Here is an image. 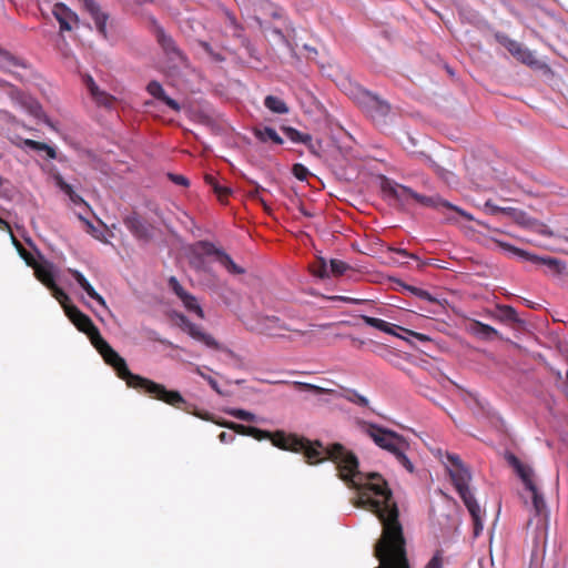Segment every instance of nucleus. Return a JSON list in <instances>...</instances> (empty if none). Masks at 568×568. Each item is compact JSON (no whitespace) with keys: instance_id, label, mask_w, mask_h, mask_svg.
<instances>
[{"instance_id":"nucleus-39","label":"nucleus","mask_w":568,"mask_h":568,"mask_svg":"<svg viewBox=\"0 0 568 568\" xmlns=\"http://www.w3.org/2000/svg\"><path fill=\"white\" fill-rule=\"evenodd\" d=\"M348 268L349 266L341 260L333 258L329 261V271L334 276L343 275Z\"/></svg>"},{"instance_id":"nucleus-10","label":"nucleus","mask_w":568,"mask_h":568,"mask_svg":"<svg viewBox=\"0 0 568 568\" xmlns=\"http://www.w3.org/2000/svg\"><path fill=\"white\" fill-rule=\"evenodd\" d=\"M123 223L132 233V235L139 241L148 242L153 237L154 227L135 212L126 215L123 220Z\"/></svg>"},{"instance_id":"nucleus-4","label":"nucleus","mask_w":568,"mask_h":568,"mask_svg":"<svg viewBox=\"0 0 568 568\" xmlns=\"http://www.w3.org/2000/svg\"><path fill=\"white\" fill-rule=\"evenodd\" d=\"M382 192L387 196L402 205L408 203L409 200H414L416 203L424 207H432L437 211L443 212L444 210H449L458 213L459 215L466 217L467 220H471V216L463 211L460 207L449 203L448 201L442 199L439 195H423L410 187L394 182L392 180L385 179L382 183Z\"/></svg>"},{"instance_id":"nucleus-30","label":"nucleus","mask_w":568,"mask_h":568,"mask_svg":"<svg viewBox=\"0 0 568 568\" xmlns=\"http://www.w3.org/2000/svg\"><path fill=\"white\" fill-rule=\"evenodd\" d=\"M496 317L503 322H518L517 312L513 306L509 305H497Z\"/></svg>"},{"instance_id":"nucleus-24","label":"nucleus","mask_w":568,"mask_h":568,"mask_svg":"<svg viewBox=\"0 0 568 568\" xmlns=\"http://www.w3.org/2000/svg\"><path fill=\"white\" fill-rule=\"evenodd\" d=\"M148 92L153 95L154 98L164 101L169 106H171L173 110H178V101L174 99L169 98L162 85L156 82L152 81L148 84Z\"/></svg>"},{"instance_id":"nucleus-50","label":"nucleus","mask_w":568,"mask_h":568,"mask_svg":"<svg viewBox=\"0 0 568 568\" xmlns=\"http://www.w3.org/2000/svg\"><path fill=\"white\" fill-rule=\"evenodd\" d=\"M196 373L199 375H201L207 383L209 385L219 394V395H224V393L221 390L220 386H219V383L216 382V379H214L212 376L210 375H205L204 373L201 372V369L199 367H196Z\"/></svg>"},{"instance_id":"nucleus-46","label":"nucleus","mask_w":568,"mask_h":568,"mask_svg":"<svg viewBox=\"0 0 568 568\" xmlns=\"http://www.w3.org/2000/svg\"><path fill=\"white\" fill-rule=\"evenodd\" d=\"M313 273L321 278L328 276L327 262L323 257L318 258L317 264L313 267Z\"/></svg>"},{"instance_id":"nucleus-9","label":"nucleus","mask_w":568,"mask_h":568,"mask_svg":"<svg viewBox=\"0 0 568 568\" xmlns=\"http://www.w3.org/2000/svg\"><path fill=\"white\" fill-rule=\"evenodd\" d=\"M257 329L260 333L272 337H284L285 332H294L305 335V332L288 327L281 318L276 316H263L257 321Z\"/></svg>"},{"instance_id":"nucleus-33","label":"nucleus","mask_w":568,"mask_h":568,"mask_svg":"<svg viewBox=\"0 0 568 568\" xmlns=\"http://www.w3.org/2000/svg\"><path fill=\"white\" fill-rule=\"evenodd\" d=\"M14 244L18 248V252H19V255L21 256V258L26 262V264L32 268H34L40 262L34 257L33 253H31L30 251L26 250L22 244L14 240Z\"/></svg>"},{"instance_id":"nucleus-11","label":"nucleus","mask_w":568,"mask_h":568,"mask_svg":"<svg viewBox=\"0 0 568 568\" xmlns=\"http://www.w3.org/2000/svg\"><path fill=\"white\" fill-rule=\"evenodd\" d=\"M202 251L205 255H212L215 257V261L219 262L223 267H225L232 274H243L244 270L236 265L232 257L225 253L223 250L217 248L214 244L209 242H201Z\"/></svg>"},{"instance_id":"nucleus-20","label":"nucleus","mask_w":568,"mask_h":568,"mask_svg":"<svg viewBox=\"0 0 568 568\" xmlns=\"http://www.w3.org/2000/svg\"><path fill=\"white\" fill-rule=\"evenodd\" d=\"M68 272L91 298L97 301L101 306H106L105 300L94 290L81 272L73 268H69Z\"/></svg>"},{"instance_id":"nucleus-15","label":"nucleus","mask_w":568,"mask_h":568,"mask_svg":"<svg viewBox=\"0 0 568 568\" xmlns=\"http://www.w3.org/2000/svg\"><path fill=\"white\" fill-rule=\"evenodd\" d=\"M53 16L60 24V31H70L78 23V16L64 3H55L52 10Z\"/></svg>"},{"instance_id":"nucleus-52","label":"nucleus","mask_w":568,"mask_h":568,"mask_svg":"<svg viewBox=\"0 0 568 568\" xmlns=\"http://www.w3.org/2000/svg\"><path fill=\"white\" fill-rule=\"evenodd\" d=\"M329 300L341 301V302L349 303V304H362L365 302L364 300L353 298V297H348V296H341V295L331 296Z\"/></svg>"},{"instance_id":"nucleus-12","label":"nucleus","mask_w":568,"mask_h":568,"mask_svg":"<svg viewBox=\"0 0 568 568\" xmlns=\"http://www.w3.org/2000/svg\"><path fill=\"white\" fill-rule=\"evenodd\" d=\"M271 443L282 449L293 453H300L303 446L302 437L296 434H286L283 430L272 433Z\"/></svg>"},{"instance_id":"nucleus-8","label":"nucleus","mask_w":568,"mask_h":568,"mask_svg":"<svg viewBox=\"0 0 568 568\" xmlns=\"http://www.w3.org/2000/svg\"><path fill=\"white\" fill-rule=\"evenodd\" d=\"M64 312L74 326L80 332L88 335L91 343H94L101 336L99 328L94 325L92 320L77 306L64 305Z\"/></svg>"},{"instance_id":"nucleus-7","label":"nucleus","mask_w":568,"mask_h":568,"mask_svg":"<svg viewBox=\"0 0 568 568\" xmlns=\"http://www.w3.org/2000/svg\"><path fill=\"white\" fill-rule=\"evenodd\" d=\"M180 329L187 334L193 341L202 344L203 346L216 351H225L230 356H234L233 351L222 346L204 327L200 324L191 322V320L180 314Z\"/></svg>"},{"instance_id":"nucleus-32","label":"nucleus","mask_w":568,"mask_h":568,"mask_svg":"<svg viewBox=\"0 0 568 568\" xmlns=\"http://www.w3.org/2000/svg\"><path fill=\"white\" fill-rule=\"evenodd\" d=\"M202 75L196 71L191 72V79H185L183 81L184 90H189L191 92H196L201 90Z\"/></svg>"},{"instance_id":"nucleus-48","label":"nucleus","mask_w":568,"mask_h":568,"mask_svg":"<svg viewBox=\"0 0 568 568\" xmlns=\"http://www.w3.org/2000/svg\"><path fill=\"white\" fill-rule=\"evenodd\" d=\"M292 172L294 176L300 181L307 180V176L310 175V172L306 166H304L301 163H296L293 165Z\"/></svg>"},{"instance_id":"nucleus-18","label":"nucleus","mask_w":568,"mask_h":568,"mask_svg":"<svg viewBox=\"0 0 568 568\" xmlns=\"http://www.w3.org/2000/svg\"><path fill=\"white\" fill-rule=\"evenodd\" d=\"M28 67L24 59L13 54L0 45V70L12 72L14 69Z\"/></svg>"},{"instance_id":"nucleus-44","label":"nucleus","mask_w":568,"mask_h":568,"mask_svg":"<svg viewBox=\"0 0 568 568\" xmlns=\"http://www.w3.org/2000/svg\"><path fill=\"white\" fill-rule=\"evenodd\" d=\"M223 426L227 427L229 429L234 430L236 434L243 435V436H250L251 427L243 424H236L233 422H229L223 424Z\"/></svg>"},{"instance_id":"nucleus-54","label":"nucleus","mask_w":568,"mask_h":568,"mask_svg":"<svg viewBox=\"0 0 568 568\" xmlns=\"http://www.w3.org/2000/svg\"><path fill=\"white\" fill-rule=\"evenodd\" d=\"M215 193L219 195L220 200L225 199L230 195L231 191L227 187H222L216 184H213Z\"/></svg>"},{"instance_id":"nucleus-35","label":"nucleus","mask_w":568,"mask_h":568,"mask_svg":"<svg viewBox=\"0 0 568 568\" xmlns=\"http://www.w3.org/2000/svg\"><path fill=\"white\" fill-rule=\"evenodd\" d=\"M292 385L295 388H297L298 390L312 392V393L317 394V395L327 394V393H332L333 392L332 389H326V388H323L321 386H316V385L308 384V383H303V382H293Z\"/></svg>"},{"instance_id":"nucleus-55","label":"nucleus","mask_w":568,"mask_h":568,"mask_svg":"<svg viewBox=\"0 0 568 568\" xmlns=\"http://www.w3.org/2000/svg\"><path fill=\"white\" fill-rule=\"evenodd\" d=\"M507 460L515 468V470H517L523 465V463L513 454L507 456Z\"/></svg>"},{"instance_id":"nucleus-29","label":"nucleus","mask_w":568,"mask_h":568,"mask_svg":"<svg viewBox=\"0 0 568 568\" xmlns=\"http://www.w3.org/2000/svg\"><path fill=\"white\" fill-rule=\"evenodd\" d=\"M155 37L158 39V42L161 44V47L168 54L175 53L173 39L171 37H166L164 30L159 26H155Z\"/></svg>"},{"instance_id":"nucleus-45","label":"nucleus","mask_w":568,"mask_h":568,"mask_svg":"<svg viewBox=\"0 0 568 568\" xmlns=\"http://www.w3.org/2000/svg\"><path fill=\"white\" fill-rule=\"evenodd\" d=\"M251 183L254 185V190L248 192V196L251 199L257 200L263 205L264 210H268V205L266 204L264 199L260 196V193L264 192L265 189L258 185L256 182L252 181Z\"/></svg>"},{"instance_id":"nucleus-17","label":"nucleus","mask_w":568,"mask_h":568,"mask_svg":"<svg viewBox=\"0 0 568 568\" xmlns=\"http://www.w3.org/2000/svg\"><path fill=\"white\" fill-rule=\"evenodd\" d=\"M180 302L182 303L183 307L190 315L195 316L196 318L200 320L205 318L204 310L199 298L185 292L181 286Z\"/></svg>"},{"instance_id":"nucleus-40","label":"nucleus","mask_w":568,"mask_h":568,"mask_svg":"<svg viewBox=\"0 0 568 568\" xmlns=\"http://www.w3.org/2000/svg\"><path fill=\"white\" fill-rule=\"evenodd\" d=\"M199 45L211 58L212 61L223 62L225 60L224 55L221 52L214 51L210 43L201 41L199 42Z\"/></svg>"},{"instance_id":"nucleus-64","label":"nucleus","mask_w":568,"mask_h":568,"mask_svg":"<svg viewBox=\"0 0 568 568\" xmlns=\"http://www.w3.org/2000/svg\"><path fill=\"white\" fill-rule=\"evenodd\" d=\"M0 229L11 231L10 225L1 217H0Z\"/></svg>"},{"instance_id":"nucleus-42","label":"nucleus","mask_w":568,"mask_h":568,"mask_svg":"<svg viewBox=\"0 0 568 568\" xmlns=\"http://www.w3.org/2000/svg\"><path fill=\"white\" fill-rule=\"evenodd\" d=\"M48 288L51 291L52 295L57 301L61 303V305L64 307V305H69L67 302H69V296L67 293L57 285V283H53L52 286H48Z\"/></svg>"},{"instance_id":"nucleus-63","label":"nucleus","mask_w":568,"mask_h":568,"mask_svg":"<svg viewBox=\"0 0 568 568\" xmlns=\"http://www.w3.org/2000/svg\"><path fill=\"white\" fill-rule=\"evenodd\" d=\"M189 185H190L189 180L185 176L180 175V186L187 187Z\"/></svg>"},{"instance_id":"nucleus-47","label":"nucleus","mask_w":568,"mask_h":568,"mask_svg":"<svg viewBox=\"0 0 568 568\" xmlns=\"http://www.w3.org/2000/svg\"><path fill=\"white\" fill-rule=\"evenodd\" d=\"M230 414L237 418V419H241V420H245V422H254L255 420V415L251 412H247V410H244V409H233L230 412Z\"/></svg>"},{"instance_id":"nucleus-56","label":"nucleus","mask_w":568,"mask_h":568,"mask_svg":"<svg viewBox=\"0 0 568 568\" xmlns=\"http://www.w3.org/2000/svg\"><path fill=\"white\" fill-rule=\"evenodd\" d=\"M29 108V111L34 114V115H38V113L41 111V106L39 105V103H37L36 101H31L28 105Z\"/></svg>"},{"instance_id":"nucleus-36","label":"nucleus","mask_w":568,"mask_h":568,"mask_svg":"<svg viewBox=\"0 0 568 568\" xmlns=\"http://www.w3.org/2000/svg\"><path fill=\"white\" fill-rule=\"evenodd\" d=\"M409 448H400L398 452H396L393 456L396 458V460L408 471L414 473V465L410 462V459L407 457L406 453Z\"/></svg>"},{"instance_id":"nucleus-25","label":"nucleus","mask_w":568,"mask_h":568,"mask_svg":"<svg viewBox=\"0 0 568 568\" xmlns=\"http://www.w3.org/2000/svg\"><path fill=\"white\" fill-rule=\"evenodd\" d=\"M254 135L261 142L272 141L275 144L283 143V139L277 134V132L273 128L270 126L254 129Z\"/></svg>"},{"instance_id":"nucleus-27","label":"nucleus","mask_w":568,"mask_h":568,"mask_svg":"<svg viewBox=\"0 0 568 568\" xmlns=\"http://www.w3.org/2000/svg\"><path fill=\"white\" fill-rule=\"evenodd\" d=\"M361 318L365 322V324H367L374 328H377V329L385 332L387 334H390V335H396V333L394 332L395 326L387 323L386 321H383V320L376 318V317H371L367 315H361Z\"/></svg>"},{"instance_id":"nucleus-41","label":"nucleus","mask_w":568,"mask_h":568,"mask_svg":"<svg viewBox=\"0 0 568 568\" xmlns=\"http://www.w3.org/2000/svg\"><path fill=\"white\" fill-rule=\"evenodd\" d=\"M499 41L514 57L518 53V51H520V48L523 47L519 42L508 37H501L499 38Z\"/></svg>"},{"instance_id":"nucleus-38","label":"nucleus","mask_w":568,"mask_h":568,"mask_svg":"<svg viewBox=\"0 0 568 568\" xmlns=\"http://www.w3.org/2000/svg\"><path fill=\"white\" fill-rule=\"evenodd\" d=\"M531 494L532 505L537 514H540L546 507L542 495L538 491L537 486L535 485V489H527Z\"/></svg>"},{"instance_id":"nucleus-28","label":"nucleus","mask_w":568,"mask_h":568,"mask_svg":"<svg viewBox=\"0 0 568 568\" xmlns=\"http://www.w3.org/2000/svg\"><path fill=\"white\" fill-rule=\"evenodd\" d=\"M54 181L57 186L64 192L73 203L80 204L83 202V199L74 192L73 187L67 183L60 174L54 176Z\"/></svg>"},{"instance_id":"nucleus-26","label":"nucleus","mask_w":568,"mask_h":568,"mask_svg":"<svg viewBox=\"0 0 568 568\" xmlns=\"http://www.w3.org/2000/svg\"><path fill=\"white\" fill-rule=\"evenodd\" d=\"M264 105L273 113L286 114L288 113L287 104L280 98L274 95H267L264 100Z\"/></svg>"},{"instance_id":"nucleus-2","label":"nucleus","mask_w":568,"mask_h":568,"mask_svg":"<svg viewBox=\"0 0 568 568\" xmlns=\"http://www.w3.org/2000/svg\"><path fill=\"white\" fill-rule=\"evenodd\" d=\"M92 345L103 357L104 362L115 371L118 377L125 381L129 387L171 406H178V390H168L162 384L131 373L125 359L121 357L102 336L92 343Z\"/></svg>"},{"instance_id":"nucleus-43","label":"nucleus","mask_w":568,"mask_h":568,"mask_svg":"<svg viewBox=\"0 0 568 568\" xmlns=\"http://www.w3.org/2000/svg\"><path fill=\"white\" fill-rule=\"evenodd\" d=\"M424 568H444L443 551L437 550L429 559V561L424 566Z\"/></svg>"},{"instance_id":"nucleus-59","label":"nucleus","mask_w":568,"mask_h":568,"mask_svg":"<svg viewBox=\"0 0 568 568\" xmlns=\"http://www.w3.org/2000/svg\"><path fill=\"white\" fill-rule=\"evenodd\" d=\"M486 206H487V207H489V209L491 210V212H494V213H495V212H506V209H500V207H498V206H496V205H493V204L490 203V201H487V202H486Z\"/></svg>"},{"instance_id":"nucleus-58","label":"nucleus","mask_w":568,"mask_h":568,"mask_svg":"<svg viewBox=\"0 0 568 568\" xmlns=\"http://www.w3.org/2000/svg\"><path fill=\"white\" fill-rule=\"evenodd\" d=\"M407 332L419 341H429L428 336H426L422 333H416V332H412V331H407Z\"/></svg>"},{"instance_id":"nucleus-6","label":"nucleus","mask_w":568,"mask_h":568,"mask_svg":"<svg viewBox=\"0 0 568 568\" xmlns=\"http://www.w3.org/2000/svg\"><path fill=\"white\" fill-rule=\"evenodd\" d=\"M351 98L374 122H386L392 110L386 100L362 87H354L351 90Z\"/></svg>"},{"instance_id":"nucleus-21","label":"nucleus","mask_w":568,"mask_h":568,"mask_svg":"<svg viewBox=\"0 0 568 568\" xmlns=\"http://www.w3.org/2000/svg\"><path fill=\"white\" fill-rule=\"evenodd\" d=\"M36 277L44 285L52 286L55 283L53 264L42 260L34 268Z\"/></svg>"},{"instance_id":"nucleus-37","label":"nucleus","mask_w":568,"mask_h":568,"mask_svg":"<svg viewBox=\"0 0 568 568\" xmlns=\"http://www.w3.org/2000/svg\"><path fill=\"white\" fill-rule=\"evenodd\" d=\"M515 58L527 65H534L537 63L535 54L525 47L520 48V51H518Z\"/></svg>"},{"instance_id":"nucleus-51","label":"nucleus","mask_w":568,"mask_h":568,"mask_svg":"<svg viewBox=\"0 0 568 568\" xmlns=\"http://www.w3.org/2000/svg\"><path fill=\"white\" fill-rule=\"evenodd\" d=\"M225 16H226V20H227L229 26L233 28L234 36H239L241 28H240V26H239V23L236 21V18L232 13H230L229 11L225 12Z\"/></svg>"},{"instance_id":"nucleus-61","label":"nucleus","mask_w":568,"mask_h":568,"mask_svg":"<svg viewBox=\"0 0 568 568\" xmlns=\"http://www.w3.org/2000/svg\"><path fill=\"white\" fill-rule=\"evenodd\" d=\"M397 254L399 255H403L405 257H412V258H417L414 254H409L406 250H403V248H398L395 251Z\"/></svg>"},{"instance_id":"nucleus-22","label":"nucleus","mask_w":568,"mask_h":568,"mask_svg":"<svg viewBox=\"0 0 568 568\" xmlns=\"http://www.w3.org/2000/svg\"><path fill=\"white\" fill-rule=\"evenodd\" d=\"M282 130L292 142L303 143L312 153H316L315 146L312 142V136L310 134L302 133L292 126H283Z\"/></svg>"},{"instance_id":"nucleus-5","label":"nucleus","mask_w":568,"mask_h":568,"mask_svg":"<svg viewBox=\"0 0 568 568\" xmlns=\"http://www.w3.org/2000/svg\"><path fill=\"white\" fill-rule=\"evenodd\" d=\"M357 425L361 430L375 443L376 446L387 450L392 455L400 448H409V443L406 438L392 429L363 419H358Z\"/></svg>"},{"instance_id":"nucleus-31","label":"nucleus","mask_w":568,"mask_h":568,"mask_svg":"<svg viewBox=\"0 0 568 568\" xmlns=\"http://www.w3.org/2000/svg\"><path fill=\"white\" fill-rule=\"evenodd\" d=\"M517 475L520 477V479L523 480L526 489H535V483L532 480V475H534V471L530 467L526 466V465H521L517 470H516Z\"/></svg>"},{"instance_id":"nucleus-34","label":"nucleus","mask_w":568,"mask_h":568,"mask_svg":"<svg viewBox=\"0 0 568 568\" xmlns=\"http://www.w3.org/2000/svg\"><path fill=\"white\" fill-rule=\"evenodd\" d=\"M343 397L346 400H348L353 404H356L358 406H362V407H367L369 404L368 399L365 396L361 395L359 393H357L354 389H347L345 392V394H343Z\"/></svg>"},{"instance_id":"nucleus-14","label":"nucleus","mask_w":568,"mask_h":568,"mask_svg":"<svg viewBox=\"0 0 568 568\" xmlns=\"http://www.w3.org/2000/svg\"><path fill=\"white\" fill-rule=\"evenodd\" d=\"M82 7L89 12L94 21L98 32L103 37H108L106 21L109 16L103 12L100 6L94 0H79Z\"/></svg>"},{"instance_id":"nucleus-13","label":"nucleus","mask_w":568,"mask_h":568,"mask_svg":"<svg viewBox=\"0 0 568 568\" xmlns=\"http://www.w3.org/2000/svg\"><path fill=\"white\" fill-rule=\"evenodd\" d=\"M505 247L527 261H530L536 264H544V265L548 266L551 271H554L557 274H560L565 268V264L558 258L549 257V256L540 257L538 255L531 254L527 251L514 247L511 245H505Z\"/></svg>"},{"instance_id":"nucleus-1","label":"nucleus","mask_w":568,"mask_h":568,"mask_svg":"<svg viewBox=\"0 0 568 568\" xmlns=\"http://www.w3.org/2000/svg\"><path fill=\"white\" fill-rule=\"evenodd\" d=\"M303 453L308 464L332 460L338 475L348 487L357 490L356 507L364 508L382 524L381 537L374 545V556L379 561L375 568H412L406 549L404 528L399 521V509L387 481L378 473L358 470L356 455L342 444L324 448L321 442L302 437Z\"/></svg>"},{"instance_id":"nucleus-60","label":"nucleus","mask_w":568,"mask_h":568,"mask_svg":"<svg viewBox=\"0 0 568 568\" xmlns=\"http://www.w3.org/2000/svg\"><path fill=\"white\" fill-rule=\"evenodd\" d=\"M170 286H171L172 291H173L175 294H178V280H176L174 276H172V277L170 278Z\"/></svg>"},{"instance_id":"nucleus-53","label":"nucleus","mask_w":568,"mask_h":568,"mask_svg":"<svg viewBox=\"0 0 568 568\" xmlns=\"http://www.w3.org/2000/svg\"><path fill=\"white\" fill-rule=\"evenodd\" d=\"M416 296L419 297L420 300L438 304V301L435 297H433L427 291L416 290Z\"/></svg>"},{"instance_id":"nucleus-49","label":"nucleus","mask_w":568,"mask_h":568,"mask_svg":"<svg viewBox=\"0 0 568 568\" xmlns=\"http://www.w3.org/2000/svg\"><path fill=\"white\" fill-rule=\"evenodd\" d=\"M250 436L256 440H271L272 432L260 429L257 427H251Z\"/></svg>"},{"instance_id":"nucleus-3","label":"nucleus","mask_w":568,"mask_h":568,"mask_svg":"<svg viewBox=\"0 0 568 568\" xmlns=\"http://www.w3.org/2000/svg\"><path fill=\"white\" fill-rule=\"evenodd\" d=\"M446 457L447 462L449 463V465H446V468L449 473L455 489L457 490L458 495L460 496L462 500L464 501L466 508L468 509L473 518L474 535L478 536L483 530V520L480 507L469 489L471 475L463 464L459 456L454 454H447Z\"/></svg>"},{"instance_id":"nucleus-16","label":"nucleus","mask_w":568,"mask_h":568,"mask_svg":"<svg viewBox=\"0 0 568 568\" xmlns=\"http://www.w3.org/2000/svg\"><path fill=\"white\" fill-rule=\"evenodd\" d=\"M84 83L91 94V98L94 100V102L98 105L104 106L108 109L113 106V104L115 102V98L113 95L106 93L105 91L100 90V88L94 82V80L91 75H87L84 78Z\"/></svg>"},{"instance_id":"nucleus-57","label":"nucleus","mask_w":568,"mask_h":568,"mask_svg":"<svg viewBox=\"0 0 568 568\" xmlns=\"http://www.w3.org/2000/svg\"><path fill=\"white\" fill-rule=\"evenodd\" d=\"M219 438L222 443H226L227 440H233L234 439V436L232 435H229L227 433L225 432H222L220 435H219Z\"/></svg>"},{"instance_id":"nucleus-62","label":"nucleus","mask_w":568,"mask_h":568,"mask_svg":"<svg viewBox=\"0 0 568 568\" xmlns=\"http://www.w3.org/2000/svg\"><path fill=\"white\" fill-rule=\"evenodd\" d=\"M184 215L187 219L189 223L183 222L181 220H180V223H183L184 227L189 229L192 232L191 226L193 225V220L186 213H184Z\"/></svg>"},{"instance_id":"nucleus-23","label":"nucleus","mask_w":568,"mask_h":568,"mask_svg":"<svg viewBox=\"0 0 568 568\" xmlns=\"http://www.w3.org/2000/svg\"><path fill=\"white\" fill-rule=\"evenodd\" d=\"M14 144L19 148H29L34 151H44L49 159L57 158L55 149L44 142H39L31 139H20V141L16 142Z\"/></svg>"},{"instance_id":"nucleus-19","label":"nucleus","mask_w":568,"mask_h":568,"mask_svg":"<svg viewBox=\"0 0 568 568\" xmlns=\"http://www.w3.org/2000/svg\"><path fill=\"white\" fill-rule=\"evenodd\" d=\"M467 331L479 338L491 341L496 337H499V333L496 328L488 324H484L479 321L473 320L469 322L467 326Z\"/></svg>"}]
</instances>
